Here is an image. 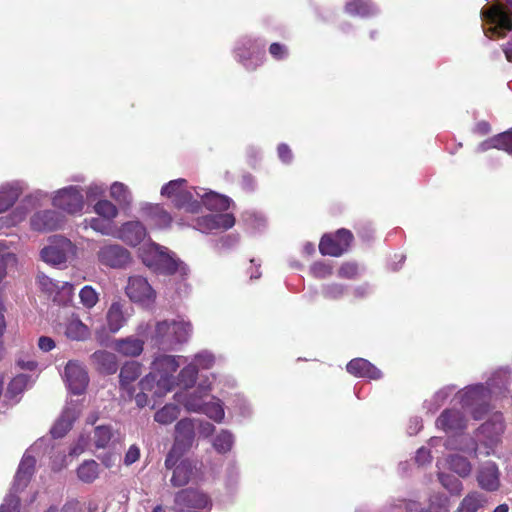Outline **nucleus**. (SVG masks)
<instances>
[{
    "mask_svg": "<svg viewBox=\"0 0 512 512\" xmlns=\"http://www.w3.org/2000/svg\"><path fill=\"white\" fill-rule=\"evenodd\" d=\"M510 383V369L500 368L489 378L487 386L483 384L467 386L458 391L455 397L464 411L469 412L475 420H479L487 413L493 399L507 396Z\"/></svg>",
    "mask_w": 512,
    "mask_h": 512,
    "instance_id": "nucleus-1",
    "label": "nucleus"
},
{
    "mask_svg": "<svg viewBox=\"0 0 512 512\" xmlns=\"http://www.w3.org/2000/svg\"><path fill=\"white\" fill-rule=\"evenodd\" d=\"M200 205H204L210 214L197 217L192 223L178 222L179 226H191L203 233L228 230L235 224V217L232 213H223L230 207L231 200L213 191L206 192L205 189H194Z\"/></svg>",
    "mask_w": 512,
    "mask_h": 512,
    "instance_id": "nucleus-2",
    "label": "nucleus"
},
{
    "mask_svg": "<svg viewBox=\"0 0 512 512\" xmlns=\"http://www.w3.org/2000/svg\"><path fill=\"white\" fill-rule=\"evenodd\" d=\"M184 356L159 354L154 357L151 371L140 381V388L153 390L157 398L171 392L176 385L174 373L180 366V360L186 361Z\"/></svg>",
    "mask_w": 512,
    "mask_h": 512,
    "instance_id": "nucleus-3",
    "label": "nucleus"
},
{
    "mask_svg": "<svg viewBox=\"0 0 512 512\" xmlns=\"http://www.w3.org/2000/svg\"><path fill=\"white\" fill-rule=\"evenodd\" d=\"M139 257L152 271L163 275L178 274L186 278L190 269L176 254L168 248L149 241L139 248Z\"/></svg>",
    "mask_w": 512,
    "mask_h": 512,
    "instance_id": "nucleus-4",
    "label": "nucleus"
},
{
    "mask_svg": "<svg viewBox=\"0 0 512 512\" xmlns=\"http://www.w3.org/2000/svg\"><path fill=\"white\" fill-rule=\"evenodd\" d=\"M192 332L191 324L182 318L157 321L151 340L162 350H175L188 341Z\"/></svg>",
    "mask_w": 512,
    "mask_h": 512,
    "instance_id": "nucleus-5",
    "label": "nucleus"
},
{
    "mask_svg": "<svg viewBox=\"0 0 512 512\" xmlns=\"http://www.w3.org/2000/svg\"><path fill=\"white\" fill-rule=\"evenodd\" d=\"M512 10V0H506ZM483 31L487 38L495 39L503 37L512 30V11L507 12L503 5L495 3L490 7L481 9Z\"/></svg>",
    "mask_w": 512,
    "mask_h": 512,
    "instance_id": "nucleus-6",
    "label": "nucleus"
},
{
    "mask_svg": "<svg viewBox=\"0 0 512 512\" xmlns=\"http://www.w3.org/2000/svg\"><path fill=\"white\" fill-rule=\"evenodd\" d=\"M196 187H190L185 179L171 180L161 188V195L168 198L179 209L189 213H198L201 205L194 192Z\"/></svg>",
    "mask_w": 512,
    "mask_h": 512,
    "instance_id": "nucleus-7",
    "label": "nucleus"
},
{
    "mask_svg": "<svg viewBox=\"0 0 512 512\" xmlns=\"http://www.w3.org/2000/svg\"><path fill=\"white\" fill-rule=\"evenodd\" d=\"M77 247L68 238L61 235L49 237L48 244L40 251V258L46 264L57 267H66L67 262L76 258Z\"/></svg>",
    "mask_w": 512,
    "mask_h": 512,
    "instance_id": "nucleus-8",
    "label": "nucleus"
},
{
    "mask_svg": "<svg viewBox=\"0 0 512 512\" xmlns=\"http://www.w3.org/2000/svg\"><path fill=\"white\" fill-rule=\"evenodd\" d=\"M35 464V458L30 455L29 451H27L19 464L12 489L0 506V512L19 511V498L16 494L22 491L28 485L31 476L33 475Z\"/></svg>",
    "mask_w": 512,
    "mask_h": 512,
    "instance_id": "nucleus-9",
    "label": "nucleus"
},
{
    "mask_svg": "<svg viewBox=\"0 0 512 512\" xmlns=\"http://www.w3.org/2000/svg\"><path fill=\"white\" fill-rule=\"evenodd\" d=\"M195 437V420L184 418L175 425L174 443L165 459V468L171 470L192 445Z\"/></svg>",
    "mask_w": 512,
    "mask_h": 512,
    "instance_id": "nucleus-10",
    "label": "nucleus"
},
{
    "mask_svg": "<svg viewBox=\"0 0 512 512\" xmlns=\"http://www.w3.org/2000/svg\"><path fill=\"white\" fill-rule=\"evenodd\" d=\"M48 196V192L41 189L27 194L8 215L0 218V228L16 226L23 222L30 210L41 206Z\"/></svg>",
    "mask_w": 512,
    "mask_h": 512,
    "instance_id": "nucleus-11",
    "label": "nucleus"
},
{
    "mask_svg": "<svg viewBox=\"0 0 512 512\" xmlns=\"http://www.w3.org/2000/svg\"><path fill=\"white\" fill-rule=\"evenodd\" d=\"M96 258L100 265L112 269L125 268L132 260L129 250L120 244L106 240L99 243Z\"/></svg>",
    "mask_w": 512,
    "mask_h": 512,
    "instance_id": "nucleus-12",
    "label": "nucleus"
},
{
    "mask_svg": "<svg viewBox=\"0 0 512 512\" xmlns=\"http://www.w3.org/2000/svg\"><path fill=\"white\" fill-rule=\"evenodd\" d=\"M52 205L68 214H81L85 207L83 190L79 186L70 185L55 191Z\"/></svg>",
    "mask_w": 512,
    "mask_h": 512,
    "instance_id": "nucleus-13",
    "label": "nucleus"
},
{
    "mask_svg": "<svg viewBox=\"0 0 512 512\" xmlns=\"http://www.w3.org/2000/svg\"><path fill=\"white\" fill-rule=\"evenodd\" d=\"M264 53L265 44L251 37L241 38L235 46L237 60L248 70H254L262 63Z\"/></svg>",
    "mask_w": 512,
    "mask_h": 512,
    "instance_id": "nucleus-14",
    "label": "nucleus"
},
{
    "mask_svg": "<svg viewBox=\"0 0 512 512\" xmlns=\"http://www.w3.org/2000/svg\"><path fill=\"white\" fill-rule=\"evenodd\" d=\"M125 292L132 302L146 307L152 305L156 299L155 290L147 279L142 276L129 277Z\"/></svg>",
    "mask_w": 512,
    "mask_h": 512,
    "instance_id": "nucleus-15",
    "label": "nucleus"
},
{
    "mask_svg": "<svg viewBox=\"0 0 512 512\" xmlns=\"http://www.w3.org/2000/svg\"><path fill=\"white\" fill-rule=\"evenodd\" d=\"M353 235L347 229H339L335 234H325L319 243L322 255L339 257L346 252L352 242Z\"/></svg>",
    "mask_w": 512,
    "mask_h": 512,
    "instance_id": "nucleus-16",
    "label": "nucleus"
},
{
    "mask_svg": "<svg viewBox=\"0 0 512 512\" xmlns=\"http://www.w3.org/2000/svg\"><path fill=\"white\" fill-rule=\"evenodd\" d=\"M210 391V384L205 385L204 383H200L193 392H189L186 389L184 391L177 392L174 395V398L178 403L182 404L187 411L200 413Z\"/></svg>",
    "mask_w": 512,
    "mask_h": 512,
    "instance_id": "nucleus-17",
    "label": "nucleus"
},
{
    "mask_svg": "<svg viewBox=\"0 0 512 512\" xmlns=\"http://www.w3.org/2000/svg\"><path fill=\"white\" fill-rule=\"evenodd\" d=\"M210 504V498L196 489H183L175 495L176 512H187L190 508L204 509Z\"/></svg>",
    "mask_w": 512,
    "mask_h": 512,
    "instance_id": "nucleus-18",
    "label": "nucleus"
},
{
    "mask_svg": "<svg viewBox=\"0 0 512 512\" xmlns=\"http://www.w3.org/2000/svg\"><path fill=\"white\" fill-rule=\"evenodd\" d=\"M64 379L68 389L76 395L82 394L89 382L88 374L83 365L74 360H70L64 370Z\"/></svg>",
    "mask_w": 512,
    "mask_h": 512,
    "instance_id": "nucleus-19",
    "label": "nucleus"
},
{
    "mask_svg": "<svg viewBox=\"0 0 512 512\" xmlns=\"http://www.w3.org/2000/svg\"><path fill=\"white\" fill-rule=\"evenodd\" d=\"M500 470L493 461H485L479 464L476 472V480L479 487L488 492H495L501 486Z\"/></svg>",
    "mask_w": 512,
    "mask_h": 512,
    "instance_id": "nucleus-20",
    "label": "nucleus"
},
{
    "mask_svg": "<svg viewBox=\"0 0 512 512\" xmlns=\"http://www.w3.org/2000/svg\"><path fill=\"white\" fill-rule=\"evenodd\" d=\"M133 308L121 301H114L106 313L108 330L115 334L119 332L133 315Z\"/></svg>",
    "mask_w": 512,
    "mask_h": 512,
    "instance_id": "nucleus-21",
    "label": "nucleus"
},
{
    "mask_svg": "<svg viewBox=\"0 0 512 512\" xmlns=\"http://www.w3.org/2000/svg\"><path fill=\"white\" fill-rule=\"evenodd\" d=\"M64 225V217L55 210H42L30 218V227L38 232H47L60 229Z\"/></svg>",
    "mask_w": 512,
    "mask_h": 512,
    "instance_id": "nucleus-22",
    "label": "nucleus"
},
{
    "mask_svg": "<svg viewBox=\"0 0 512 512\" xmlns=\"http://www.w3.org/2000/svg\"><path fill=\"white\" fill-rule=\"evenodd\" d=\"M28 189L24 180H12L0 185V213L8 211L14 206L20 196Z\"/></svg>",
    "mask_w": 512,
    "mask_h": 512,
    "instance_id": "nucleus-23",
    "label": "nucleus"
},
{
    "mask_svg": "<svg viewBox=\"0 0 512 512\" xmlns=\"http://www.w3.org/2000/svg\"><path fill=\"white\" fill-rule=\"evenodd\" d=\"M436 427L446 433L462 432L467 427V418L459 409H445L437 418Z\"/></svg>",
    "mask_w": 512,
    "mask_h": 512,
    "instance_id": "nucleus-24",
    "label": "nucleus"
},
{
    "mask_svg": "<svg viewBox=\"0 0 512 512\" xmlns=\"http://www.w3.org/2000/svg\"><path fill=\"white\" fill-rule=\"evenodd\" d=\"M146 236V227L139 221H127L116 227L115 238L130 246L139 245Z\"/></svg>",
    "mask_w": 512,
    "mask_h": 512,
    "instance_id": "nucleus-25",
    "label": "nucleus"
},
{
    "mask_svg": "<svg viewBox=\"0 0 512 512\" xmlns=\"http://www.w3.org/2000/svg\"><path fill=\"white\" fill-rule=\"evenodd\" d=\"M145 220L155 228L165 229L170 227L171 215L159 204H146L143 207Z\"/></svg>",
    "mask_w": 512,
    "mask_h": 512,
    "instance_id": "nucleus-26",
    "label": "nucleus"
},
{
    "mask_svg": "<svg viewBox=\"0 0 512 512\" xmlns=\"http://www.w3.org/2000/svg\"><path fill=\"white\" fill-rule=\"evenodd\" d=\"M114 350L125 357H137L144 350V340L130 335L114 341Z\"/></svg>",
    "mask_w": 512,
    "mask_h": 512,
    "instance_id": "nucleus-27",
    "label": "nucleus"
},
{
    "mask_svg": "<svg viewBox=\"0 0 512 512\" xmlns=\"http://www.w3.org/2000/svg\"><path fill=\"white\" fill-rule=\"evenodd\" d=\"M346 369L350 374L356 377L376 380L382 376L381 371L377 367L363 358H356L351 360L347 364Z\"/></svg>",
    "mask_w": 512,
    "mask_h": 512,
    "instance_id": "nucleus-28",
    "label": "nucleus"
},
{
    "mask_svg": "<svg viewBox=\"0 0 512 512\" xmlns=\"http://www.w3.org/2000/svg\"><path fill=\"white\" fill-rule=\"evenodd\" d=\"M78 415L79 409L76 405L67 406L51 428L52 436L54 438L63 437L71 429Z\"/></svg>",
    "mask_w": 512,
    "mask_h": 512,
    "instance_id": "nucleus-29",
    "label": "nucleus"
},
{
    "mask_svg": "<svg viewBox=\"0 0 512 512\" xmlns=\"http://www.w3.org/2000/svg\"><path fill=\"white\" fill-rule=\"evenodd\" d=\"M171 469L173 470V475L170 480L171 484L174 487H181L190 481L195 466L191 460L182 459L181 457L180 460Z\"/></svg>",
    "mask_w": 512,
    "mask_h": 512,
    "instance_id": "nucleus-30",
    "label": "nucleus"
},
{
    "mask_svg": "<svg viewBox=\"0 0 512 512\" xmlns=\"http://www.w3.org/2000/svg\"><path fill=\"white\" fill-rule=\"evenodd\" d=\"M91 361L93 365L104 374H114L118 369L116 355L106 350L94 352L91 355Z\"/></svg>",
    "mask_w": 512,
    "mask_h": 512,
    "instance_id": "nucleus-31",
    "label": "nucleus"
},
{
    "mask_svg": "<svg viewBox=\"0 0 512 512\" xmlns=\"http://www.w3.org/2000/svg\"><path fill=\"white\" fill-rule=\"evenodd\" d=\"M492 148L504 150L512 154V129L481 142L476 151L485 152Z\"/></svg>",
    "mask_w": 512,
    "mask_h": 512,
    "instance_id": "nucleus-32",
    "label": "nucleus"
},
{
    "mask_svg": "<svg viewBox=\"0 0 512 512\" xmlns=\"http://www.w3.org/2000/svg\"><path fill=\"white\" fill-rule=\"evenodd\" d=\"M504 431L503 416L500 413L494 414L493 417L481 425L479 433L485 436L488 441L493 444L496 443L498 437Z\"/></svg>",
    "mask_w": 512,
    "mask_h": 512,
    "instance_id": "nucleus-33",
    "label": "nucleus"
},
{
    "mask_svg": "<svg viewBox=\"0 0 512 512\" xmlns=\"http://www.w3.org/2000/svg\"><path fill=\"white\" fill-rule=\"evenodd\" d=\"M345 11L352 16L370 17L375 15L378 9L368 0H350L345 5Z\"/></svg>",
    "mask_w": 512,
    "mask_h": 512,
    "instance_id": "nucleus-34",
    "label": "nucleus"
},
{
    "mask_svg": "<svg viewBox=\"0 0 512 512\" xmlns=\"http://www.w3.org/2000/svg\"><path fill=\"white\" fill-rule=\"evenodd\" d=\"M456 386L448 385L436 391L430 399L425 400L423 407L428 413H435L454 393Z\"/></svg>",
    "mask_w": 512,
    "mask_h": 512,
    "instance_id": "nucleus-35",
    "label": "nucleus"
},
{
    "mask_svg": "<svg viewBox=\"0 0 512 512\" xmlns=\"http://www.w3.org/2000/svg\"><path fill=\"white\" fill-rule=\"evenodd\" d=\"M31 382V378L28 375L20 374L14 377L8 385L6 398L17 403L20 400V395L25 391Z\"/></svg>",
    "mask_w": 512,
    "mask_h": 512,
    "instance_id": "nucleus-36",
    "label": "nucleus"
},
{
    "mask_svg": "<svg viewBox=\"0 0 512 512\" xmlns=\"http://www.w3.org/2000/svg\"><path fill=\"white\" fill-rule=\"evenodd\" d=\"M65 335L71 340L84 341L90 336V330L80 319L72 317L66 324Z\"/></svg>",
    "mask_w": 512,
    "mask_h": 512,
    "instance_id": "nucleus-37",
    "label": "nucleus"
},
{
    "mask_svg": "<svg viewBox=\"0 0 512 512\" xmlns=\"http://www.w3.org/2000/svg\"><path fill=\"white\" fill-rule=\"evenodd\" d=\"M486 502L485 496L477 491L467 494L461 501L457 512H477Z\"/></svg>",
    "mask_w": 512,
    "mask_h": 512,
    "instance_id": "nucleus-38",
    "label": "nucleus"
},
{
    "mask_svg": "<svg viewBox=\"0 0 512 512\" xmlns=\"http://www.w3.org/2000/svg\"><path fill=\"white\" fill-rule=\"evenodd\" d=\"M116 438V433L110 425H99L94 428L93 444L96 448H105Z\"/></svg>",
    "mask_w": 512,
    "mask_h": 512,
    "instance_id": "nucleus-39",
    "label": "nucleus"
},
{
    "mask_svg": "<svg viewBox=\"0 0 512 512\" xmlns=\"http://www.w3.org/2000/svg\"><path fill=\"white\" fill-rule=\"evenodd\" d=\"M446 462L449 469L458 474L460 477L465 478L471 473L472 465L469 460L463 456L457 454L450 455Z\"/></svg>",
    "mask_w": 512,
    "mask_h": 512,
    "instance_id": "nucleus-40",
    "label": "nucleus"
},
{
    "mask_svg": "<svg viewBox=\"0 0 512 512\" xmlns=\"http://www.w3.org/2000/svg\"><path fill=\"white\" fill-rule=\"evenodd\" d=\"M84 223L85 227H90L101 235L115 238L116 227L111 221H107L101 217H92L90 219H85Z\"/></svg>",
    "mask_w": 512,
    "mask_h": 512,
    "instance_id": "nucleus-41",
    "label": "nucleus"
},
{
    "mask_svg": "<svg viewBox=\"0 0 512 512\" xmlns=\"http://www.w3.org/2000/svg\"><path fill=\"white\" fill-rule=\"evenodd\" d=\"M141 374V364L136 361L126 362L120 370V384L127 387L134 382Z\"/></svg>",
    "mask_w": 512,
    "mask_h": 512,
    "instance_id": "nucleus-42",
    "label": "nucleus"
},
{
    "mask_svg": "<svg viewBox=\"0 0 512 512\" xmlns=\"http://www.w3.org/2000/svg\"><path fill=\"white\" fill-rule=\"evenodd\" d=\"M110 196L119 205L128 206L132 202V195L127 185L122 182H114L110 186Z\"/></svg>",
    "mask_w": 512,
    "mask_h": 512,
    "instance_id": "nucleus-43",
    "label": "nucleus"
},
{
    "mask_svg": "<svg viewBox=\"0 0 512 512\" xmlns=\"http://www.w3.org/2000/svg\"><path fill=\"white\" fill-rule=\"evenodd\" d=\"M180 414V409L176 404H166L154 415V420L161 425H168L174 422Z\"/></svg>",
    "mask_w": 512,
    "mask_h": 512,
    "instance_id": "nucleus-44",
    "label": "nucleus"
},
{
    "mask_svg": "<svg viewBox=\"0 0 512 512\" xmlns=\"http://www.w3.org/2000/svg\"><path fill=\"white\" fill-rule=\"evenodd\" d=\"M234 435L229 430H221L214 438L213 448L220 454L229 452L234 445Z\"/></svg>",
    "mask_w": 512,
    "mask_h": 512,
    "instance_id": "nucleus-45",
    "label": "nucleus"
},
{
    "mask_svg": "<svg viewBox=\"0 0 512 512\" xmlns=\"http://www.w3.org/2000/svg\"><path fill=\"white\" fill-rule=\"evenodd\" d=\"M197 367L194 364H187L178 374L176 384L182 386L185 390L193 387L198 375Z\"/></svg>",
    "mask_w": 512,
    "mask_h": 512,
    "instance_id": "nucleus-46",
    "label": "nucleus"
},
{
    "mask_svg": "<svg viewBox=\"0 0 512 512\" xmlns=\"http://www.w3.org/2000/svg\"><path fill=\"white\" fill-rule=\"evenodd\" d=\"M94 212L107 221H113L118 216V208L111 201L103 199L95 203Z\"/></svg>",
    "mask_w": 512,
    "mask_h": 512,
    "instance_id": "nucleus-47",
    "label": "nucleus"
},
{
    "mask_svg": "<svg viewBox=\"0 0 512 512\" xmlns=\"http://www.w3.org/2000/svg\"><path fill=\"white\" fill-rule=\"evenodd\" d=\"M200 413L205 414L207 417L217 423L222 422L225 416L222 402L215 398H213V400L210 402H205Z\"/></svg>",
    "mask_w": 512,
    "mask_h": 512,
    "instance_id": "nucleus-48",
    "label": "nucleus"
},
{
    "mask_svg": "<svg viewBox=\"0 0 512 512\" xmlns=\"http://www.w3.org/2000/svg\"><path fill=\"white\" fill-rule=\"evenodd\" d=\"M98 463L94 460L84 461L77 469L79 479L85 483L93 482L99 474Z\"/></svg>",
    "mask_w": 512,
    "mask_h": 512,
    "instance_id": "nucleus-49",
    "label": "nucleus"
},
{
    "mask_svg": "<svg viewBox=\"0 0 512 512\" xmlns=\"http://www.w3.org/2000/svg\"><path fill=\"white\" fill-rule=\"evenodd\" d=\"M442 444L446 445L447 448L459 449V450H461L463 452H467V453H474V454H476V451H477V443L472 438L467 439L466 443L463 444V445L462 444L461 445H454L450 441H447V442L444 443L442 438H438V437H432L429 440V446H431L432 448H435L438 445H442Z\"/></svg>",
    "mask_w": 512,
    "mask_h": 512,
    "instance_id": "nucleus-50",
    "label": "nucleus"
},
{
    "mask_svg": "<svg viewBox=\"0 0 512 512\" xmlns=\"http://www.w3.org/2000/svg\"><path fill=\"white\" fill-rule=\"evenodd\" d=\"M74 296V286L69 282H60L52 300L60 305L69 304Z\"/></svg>",
    "mask_w": 512,
    "mask_h": 512,
    "instance_id": "nucleus-51",
    "label": "nucleus"
},
{
    "mask_svg": "<svg viewBox=\"0 0 512 512\" xmlns=\"http://www.w3.org/2000/svg\"><path fill=\"white\" fill-rule=\"evenodd\" d=\"M216 357L215 355L208 350H202L195 354L191 360V364H194L197 367V370L200 369H210L215 364Z\"/></svg>",
    "mask_w": 512,
    "mask_h": 512,
    "instance_id": "nucleus-52",
    "label": "nucleus"
},
{
    "mask_svg": "<svg viewBox=\"0 0 512 512\" xmlns=\"http://www.w3.org/2000/svg\"><path fill=\"white\" fill-rule=\"evenodd\" d=\"M439 481L451 494L459 495L463 489L462 482L453 475L439 473Z\"/></svg>",
    "mask_w": 512,
    "mask_h": 512,
    "instance_id": "nucleus-53",
    "label": "nucleus"
},
{
    "mask_svg": "<svg viewBox=\"0 0 512 512\" xmlns=\"http://www.w3.org/2000/svg\"><path fill=\"white\" fill-rule=\"evenodd\" d=\"M79 298L82 305L90 309L97 304L99 295L92 286L86 285L80 290Z\"/></svg>",
    "mask_w": 512,
    "mask_h": 512,
    "instance_id": "nucleus-54",
    "label": "nucleus"
},
{
    "mask_svg": "<svg viewBox=\"0 0 512 512\" xmlns=\"http://www.w3.org/2000/svg\"><path fill=\"white\" fill-rule=\"evenodd\" d=\"M37 282L40 289L51 298L54 295L55 291L58 289V285L60 283L42 273L38 274Z\"/></svg>",
    "mask_w": 512,
    "mask_h": 512,
    "instance_id": "nucleus-55",
    "label": "nucleus"
},
{
    "mask_svg": "<svg viewBox=\"0 0 512 512\" xmlns=\"http://www.w3.org/2000/svg\"><path fill=\"white\" fill-rule=\"evenodd\" d=\"M310 272L314 277L324 279L332 275L333 267L326 262L318 261L310 267Z\"/></svg>",
    "mask_w": 512,
    "mask_h": 512,
    "instance_id": "nucleus-56",
    "label": "nucleus"
},
{
    "mask_svg": "<svg viewBox=\"0 0 512 512\" xmlns=\"http://www.w3.org/2000/svg\"><path fill=\"white\" fill-rule=\"evenodd\" d=\"M106 191V185L103 183L93 182L88 185L85 189L87 201H94L97 198L103 196Z\"/></svg>",
    "mask_w": 512,
    "mask_h": 512,
    "instance_id": "nucleus-57",
    "label": "nucleus"
},
{
    "mask_svg": "<svg viewBox=\"0 0 512 512\" xmlns=\"http://www.w3.org/2000/svg\"><path fill=\"white\" fill-rule=\"evenodd\" d=\"M323 295L329 299H339L345 293V286L338 283H332L323 287Z\"/></svg>",
    "mask_w": 512,
    "mask_h": 512,
    "instance_id": "nucleus-58",
    "label": "nucleus"
},
{
    "mask_svg": "<svg viewBox=\"0 0 512 512\" xmlns=\"http://www.w3.org/2000/svg\"><path fill=\"white\" fill-rule=\"evenodd\" d=\"M358 275V266L356 263H343L338 271L340 278L353 279Z\"/></svg>",
    "mask_w": 512,
    "mask_h": 512,
    "instance_id": "nucleus-59",
    "label": "nucleus"
},
{
    "mask_svg": "<svg viewBox=\"0 0 512 512\" xmlns=\"http://www.w3.org/2000/svg\"><path fill=\"white\" fill-rule=\"evenodd\" d=\"M234 410L241 417H248L251 415V408L248 401L242 396H236L234 400Z\"/></svg>",
    "mask_w": 512,
    "mask_h": 512,
    "instance_id": "nucleus-60",
    "label": "nucleus"
},
{
    "mask_svg": "<svg viewBox=\"0 0 512 512\" xmlns=\"http://www.w3.org/2000/svg\"><path fill=\"white\" fill-rule=\"evenodd\" d=\"M90 443L91 438L89 436H86L85 434H81L78 438L77 443L70 450V455H80L90 446Z\"/></svg>",
    "mask_w": 512,
    "mask_h": 512,
    "instance_id": "nucleus-61",
    "label": "nucleus"
},
{
    "mask_svg": "<svg viewBox=\"0 0 512 512\" xmlns=\"http://www.w3.org/2000/svg\"><path fill=\"white\" fill-rule=\"evenodd\" d=\"M269 52L277 60L284 59L288 55L287 47L280 43H272L269 47Z\"/></svg>",
    "mask_w": 512,
    "mask_h": 512,
    "instance_id": "nucleus-62",
    "label": "nucleus"
},
{
    "mask_svg": "<svg viewBox=\"0 0 512 512\" xmlns=\"http://www.w3.org/2000/svg\"><path fill=\"white\" fill-rule=\"evenodd\" d=\"M140 457V449L137 445H131L124 457V464L129 466L135 463Z\"/></svg>",
    "mask_w": 512,
    "mask_h": 512,
    "instance_id": "nucleus-63",
    "label": "nucleus"
},
{
    "mask_svg": "<svg viewBox=\"0 0 512 512\" xmlns=\"http://www.w3.org/2000/svg\"><path fill=\"white\" fill-rule=\"evenodd\" d=\"M431 459H432L431 451L428 450L427 448L421 447L417 450L416 456H415V461L419 465H425L426 463H429L431 461Z\"/></svg>",
    "mask_w": 512,
    "mask_h": 512,
    "instance_id": "nucleus-64",
    "label": "nucleus"
}]
</instances>
